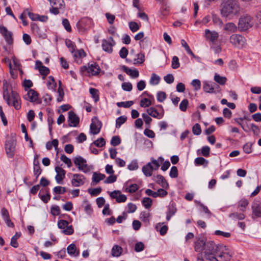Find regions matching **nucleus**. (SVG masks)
I'll list each match as a JSON object with an SVG mask.
<instances>
[{
	"instance_id": "obj_13",
	"label": "nucleus",
	"mask_w": 261,
	"mask_h": 261,
	"mask_svg": "<svg viewBox=\"0 0 261 261\" xmlns=\"http://www.w3.org/2000/svg\"><path fill=\"white\" fill-rule=\"evenodd\" d=\"M206 239L202 236H199L196 238V240L194 243V250L196 252L202 253L204 250L206 242Z\"/></svg>"
},
{
	"instance_id": "obj_4",
	"label": "nucleus",
	"mask_w": 261,
	"mask_h": 261,
	"mask_svg": "<svg viewBox=\"0 0 261 261\" xmlns=\"http://www.w3.org/2000/svg\"><path fill=\"white\" fill-rule=\"evenodd\" d=\"M253 25V18L250 15H245L241 16L238 23V29L242 32L251 28Z\"/></svg>"
},
{
	"instance_id": "obj_25",
	"label": "nucleus",
	"mask_w": 261,
	"mask_h": 261,
	"mask_svg": "<svg viewBox=\"0 0 261 261\" xmlns=\"http://www.w3.org/2000/svg\"><path fill=\"white\" fill-rule=\"evenodd\" d=\"M55 171L57 173L55 179L58 184H61L62 180L65 177L66 171L63 168L59 166L55 167Z\"/></svg>"
},
{
	"instance_id": "obj_61",
	"label": "nucleus",
	"mask_w": 261,
	"mask_h": 261,
	"mask_svg": "<svg viewBox=\"0 0 261 261\" xmlns=\"http://www.w3.org/2000/svg\"><path fill=\"white\" fill-rule=\"evenodd\" d=\"M188 103L189 102L187 99L182 100L179 105L180 110L182 112H185L187 110Z\"/></svg>"
},
{
	"instance_id": "obj_37",
	"label": "nucleus",
	"mask_w": 261,
	"mask_h": 261,
	"mask_svg": "<svg viewBox=\"0 0 261 261\" xmlns=\"http://www.w3.org/2000/svg\"><path fill=\"white\" fill-rule=\"evenodd\" d=\"M137 58L134 59V64H141L145 61L144 55L142 53L138 54L136 56Z\"/></svg>"
},
{
	"instance_id": "obj_44",
	"label": "nucleus",
	"mask_w": 261,
	"mask_h": 261,
	"mask_svg": "<svg viewBox=\"0 0 261 261\" xmlns=\"http://www.w3.org/2000/svg\"><path fill=\"white\" fill-rule=\"evenodd\" d=\"M229 217L234 220H243L245 218V215L242 213H234L229 215Z\"/></svg>"
},
{
	"instance_id": "obj_54",
	"label": "nucleus",
	"mask_w": 261,
	"mask_h": 261,
	"mask_svg": "<svg viewBox=\"0 0 261 261\" xmlns=\"http://www.w3.org/2000/svg\"><path fill=\"white\" fill-rule=\"evenodd\" d=\"M121 143V139L118 136H113L111 140V144L114 146L119 145Z\"/></svg>"
},
{
	"instance_id": "obj_6",
	"label": "nucleus",
	"mask_w": 261,
	"mask_h": 261,
	"mask_svg": "<svg viewBox=\"0 0 261 261\" xmlns=\"http://www.w3.org/2000/svg\"><path fill=\"white\" fill-rule=\"evenodd\" d=\"M50 5L51 8L49 9V12L54 15L59 14L61 11H63L65 9L63 0H51L50 2Z\"/></svg>"
},
{
	"instance_id": "obj_11",
	"label": "nucleus",
	"mask_w": 261,
	"mask_h": 261,
	"mask_svg": "<svg viewBox=\"0 0 261 261\" xmlns=\"http://www.w3.org/2000/svg\"><path fill=\"white\" fill-rule=\"evenodd\" d=\"M92 25V20L88 17H84L79 20L76 23L78 30L83 32L90 28Z\"/></svg>"
},
{
	"instance_id": "obj_30",
	"label": "nucleus",
	"mask_w": 261,
	"mask_h": 261,
	"mask_svg": "<svg viewBox=\"0 0 261 261\" xmlns=\"http://www.w3.org/2000/svg\"><path fill=\"white\" fill-rule=\"evenodd\" d=\"M67 253L73 256H77L80 254V251L77 249L75 244H71L69 245L67 248Z\"/></svg>"
},
{
	"instance_id": "obj_29",
	"label": "nucleus",
	"mask_w": 261,
	"mask_h": 261,
	"mask_svg": "<svg viewBox=\"0 0 261 261\" xmlns=\"http://www.w3.org/2000/svg\"><path fill=\"white\" fill-rule=\"evenodd\" d=\"M153 179L156 183L160 185L162 187L166 188L168 187V184L164 176L161 175H158L153 177Z\"/></svg>"
},
{
	"instance_id": "obj_10",
	"label": "nucleus",
	"mask_w": 261,
	"mask_h": 261,
	"mask_svg": "<svg viewBox=\"0 0 261 261\" xmlns=\"http://www.w3.org/2000/svg\"><path fill=\"white\" fill-rule=\"evenodd\" d=\"M80 70L82 73L86 71L92 75H96L99 74L100 69L97 64L94 63L91 64H88L87 66L81 67Z\"/></svg>"
},
{
	"instance_id": "obj_56",
	"label": "nucleus",
	"mask_w": 261,
	"mask_h": 261,
	"mask_svg": "<svg viewBox=\"0 0 261 261\" xmlns=\"http://www.w3.org/2000/svg\"><path fill=\"white\" fill-rule=\"evenodd\" d=\"M62 24L64 26L65 29L68 32H71V28L70 24V23L68 21V20L66 18H64L62 20Z\"/></svg>"
},
{
	"instance_id": "obj_15",
	"label": "nucleus",
	"mask_w": 261,
	"mask_h": 261,
	"mask_svg": "<svg viewBox=\"0 0 261 261\" xmlns=\"http://www.w3.org/2000/svg\"><path fill=\"white\" fill-rule=\"evenodd\" d=\"M251 209L252 211L251 217L253 219L261 217V203L259 201H253Z\"/></svg>"
},
{
	"instance_id": "obj_64",
	"label": "nucleus",
	"mask_w": 261,
	"mask_h": 261,
	"mask_svg": "<svg viewBox=\"0 0 261 261\" xmlns=\"http://www.w3.org/2000/svg\"><path fill=\"white\" fill-rule=\"evenodd\" d=\"M170 176L171 178H176L178 176V170L176 167H171L170 171Z\"/></svg>"
},
{
	"instance_id": "obj_2",
	"label": "nucleus",
	"mask_w": 261,
	"mask_h": 261,
	"mask_svg": "<svg viewBox=\"0 0 261 261\" xmlns=\"http://www.w3.org/2000/svg\"><path fill=\"white\" fill-rule=\"evenodd\" d=\"M9 89H12L11 85L6 80L3 81V97L9 106H13L15 109L19 110L21 108L20 97L19 94L15 91H11V96L13 99L11 101Z\"/></svg>"
},
{
	"instance_id": "obj_18",
	"label": "nucleus",
	"mask_w": 261,
	"mask_h": 261,
	"mask_svg": "<svg viewBox=\"0 0 261 261\" xmlns=\"http://www.w3.org/2000/svg\"><path fill=\"white\" fill-rule=\"evenodd\" d=\"M86 178L80 174H74L71 181L73 187H79L85 184Z\"/></svg>"
},
{
	"instance_id": "obj_52",
	"label": "nucleus",
	"mask_w": 261,
	"mask_h": 261,
	"mask_svg": "<svg viewBox=\"0 0 261 261\" xmlns=\"http://www.w3.org/2000/svg\"><path fill=\"white\" fill-rule=\"evenodd\" d=\"M191 85L194 88V90L198 91L201 88V82L197 79L193 80L191 82Z\"/></svg>"
},
{
	"instance_id": "obj_48",
	"label": "nucleus",
	"mask_w": 261,
	"mask_h": 261,
	"mask_svg": "<svg viewBox=\"0 0 261 261\" xmlns=\"http://www.w3.org/2000/svg\"><path fill=\"white\" fill-rule=\"evenodd\" d=\"M172 68L173 69H177L180 66V63L179 62V59L177 57L174 56L172 59Z\"/></svg>"
},
{
	"instance_id": "obj_59",
	"label": "nucleus",
	"mask_w": 261,
	"mask_h": 261,
	"mask_svg": "<svg viewBox=\"0 0 261 261\" xmlns=\"http://www.w3.org/2000/svg\"><path fill=\"white\" fill-rule=\"evenodd\" d=\"M54 192L56 194H64L66 192V188L61 186H57L54 188Z\"/></svg>"
},
{
	"instance_id": "obj_41",
	"label": "nucleus",
	"mask_w": 261,
	"mask_h": 261,
	"mask_svg": "<svg viewBox=\"0 0 261 261\" xmlns=\"http://www.w3.org/2000/svg\"><path fill=\"white\" fill-rule=\"evenodd\" d=\"M208 163V161L202 157H198L195 160V163L197 165H204L206 166Z\"/></svg>"
},
{
	"instance_id": "obj_7",
	"label": "nucleus",
	"mask_w": 261,
	"mask_h": 261,
	"mask_svg": "<svg viewBox=\"0 0 261 261\" xmlns=\"http://www.w3.org/2000/svg\"><path fill=\"white\" fill-rule=\"evenodd\" d=\"M16 144V141L14 137L11 136L7 138L5 148L7 154L10 158H12L14 155Z\"/></svg>"
},
{
	"instance_id": "obj_58",
	"label": "nucleus",
	"mask_w": 261,
	"mask_h": 261,
	"mask_svg": "<svg viewBox=\"0 0 261 261\" xmlns=\"http://www.w3.org/2000/svg\"><path fill=\"white\" fill-rule=\"evenodd\" d=\"M192 132L194 135H199L201 133L200 125L198 123L195 124L192 127Z\"/></svg>"
},
{
	"instance_id": "obj_23",
	"label": "nucleus",
	"mask_w": 261,
	"mask_h": 261,
	"mask_svg": "<svg viewBox=\"0 0 261 261\" xmlns=\"http://www.w3.org/2000/svg\"><path fill=\"white\" fill-rule=\"evenodd\" d=\"M96 121L92 119V122L90 125V132L93 135L98 134L101 127V122L95 118Z\"/></svg>"
},
{
	"instance_id": "obj_1",
	"label": "nucleus",
	"mask_w": 261,
	"mask_h": 261,
	"mask_svg": "<svg viewBox=\"0 0 261 261\" xmlns=\"http://www.w3.org/2000/svg\"><path fill=\"white\" fill-rule=\"evenodd\" d=\"M204 254L205 258L210 261H229L231 257V253L227 247L217 245L212 241L206 242Z\"/></svg>"
},
{
	"instance_id": "obj_33",
	"label": "nucleus",
	"mask_w": 261,
	"mask_h": 261,
	"mask_svg": "<svg viewBox=\"0 0 261 261\" xmlns=\"http://www.w3.org/2000/svg\"><path fill=\"white\" fill-rule=\"evenodd\" d=\"M203 89L204 92L206 93H212L214 92V88L213 87V84L205 81L203 82Z\"/></svg>"
},
{
	"instance_id": "obj_34",
	"label": "nucleus",
	"mask_w": 261,
	"mask_h": 261,
	"mask_svg": "<svg viewBox=\"0 0 261 261\" xmlns=\"http://www.w3.org/2000/svg\"><path fill=\"white\" fill-rule=\"evenodd\" d=\"M176 211V208L173 204L169 206L166 216V219L167 221L170 220L171 217L175 215Z\"/></svg>"
},
{
	"instance_id": "obj_9",
	"label": "nucleus",
	"mask_w": 261,
	"mask_h": 261,
	"mask_svg": "<svg viewBox=\"0 0 261 261\" xmlns=\"http://www.w3.org/2000/svg\"><path fill=\"white\" fill-rule=\"evenodd\" d=\"M74 163L80 170L84 173L89 172L91 170V168L87 164V161L81 156L74 159Z\"/></svg>"
},
{
	"instance_id": "obj_43",
	"label": "nucleus",
	"mask_w": 261,
	"mask_h": 261,
	"mask_svg": "<svg viewBox=\"0 0 261 261\" xmlns=\"http://www.w3.org/2000/svg\"><path fill=\"white\" fill-rule=\"evenodd\" d=\"M195 202L198 204L201 207V208L202 209L203 211L208 214V218H210L211 216V215H212V213L210 211V210L208 209V208L205 206L204 205H203L202 203H201L200 202L197 201V200H195Z\"/></svg>"
},
{
	"instance_id": "obj_45",
	"label": "nucleus",
	"mask_w": 261,
	"mask_h": 261,
	"mask_svg": "<svg viewBox=\"0 0 261 261\" xmlns=\"http://www.w3.org/2000/svg\"><path fill=\"white\" fill-rule=\"evenodd\" d=\"M160 77L155 73H152L150 80V84L157 85L159 84Z\"/></svg>"
},
{
	"instance_id": "obj_62",
	"label": "nucleus",
	"mask_w": 261,
	"mask_h": 261,
	"mask_svg": "<svg viewBox=\"0 0 261 261\" xmlns=\"http://www.w3.org/2000/svg\"><path fill=\"white\" fill-rule=\"evenodd\" d=\"M151 105L150 100L147 98H144L140 101V106L141 107H148Z\"/></svg>"
},
{
	"instance_id": "obj_27",
	"label": "nucleus",
	"mask_w": 261,
	"mask_h": 261,
	"mask_svg": "<svg viewBox=\"0 0 261 261\" xmlns=\"http://www.w3.org/2000/svg\"><path fill=\"white\" fill-rule=\"evenodd\" d=\"M121 69L132 78H137L139 75V71L136 69L132 70L124 65L122 66Z\"/></svg>"
},
{
	"instance_id": "obj_26",
	"label": "nucleus",
	"mask_w": 261,
	"mask_h": 261,
	"mask_svg": "<svg viewBox=\"0 0 261 261\" xmlns=\"http://www.w3.org/2000/svg\"><path fill=\"white\" fill-rule=\"evenodd\" d=\"M1 214L3 219L5 220L7 226L10 227H13L14 225L10 220L8 210L5 207L2 208L1 210Z\"/></svg>"
},
{
	"instance_id": "obj_57",
	"label": "nucleus",
	"mask_w": 261,
	"mask_h": 261,
	"mask_svg": "<svg viewBox=\"0 0 261 261\" xmlns=\"http://www.w3.org/2000/svg\"><path fill=\"white\" fill-rule=\"evenodd\" d=\"M129 27L133 32H137L140 28L138 24L134 21H131L129 23Z\"/></svg>"
},
{
	"instance_id": "obj_55",
	"label": "nucleus",
	"mask_w": 261,
	"mask_h": 261,
	"mask_svg": "<svg viewBox=\"0 0 261 261\" xmlns=\"http://www.w3.org/2000/svg\"><path fill=\"white\" fill-rule=\"evenodd\" d=\"M50 213L54 216L59 215L60 214V207L58 205L52 206L50 210Z\"/></svg>"
},
{
	"instance_id": "obj_17",
	"label": "nucleus",
	"mask_w": 261,
	"mask_h": 261,
	"mask_svg": "<svg viewBox=\"0 0 261 261\" xmlns=\"http://www.w3.org/2000/svg\"><path fill=\"white\" fill-rule=\"evenodd\" d=\"M0 33L4 37L8 44L10 45L13 43V40L12 38V33L11 32L9 31L5 27L1 25Z\"/></svg>"
},
{
	"instance_id": "obj_36",
	"label": "nucleus",
	"mask_w": 261,
	"mask_h": 261,
	"mask_svg": "<svg viewBox=\"0 0 261 261\" xmlns=\"http://www.w3.org/2000/svg\"><path fill=\"white\" fill-rule=\"evenodd\" d=\"M21 236L20 232H16L15 234L11 238L10 245L14 247L17 248L18 247V244L17 243V239Z\"/></svg>"
},
{
	"instance_id": "obj_35",
	"label": "nucleus",
	"mask_w": 261,
	"mask_h": 261,
	"mask_svg": "<svg viewBox=\"0 0 261 261\" xmlns=\"http://www.w3.org/2000/svg\"><path fill=\"white\" fill-rule=\"evenodd\" d=\"M105 177L106 176L103 174L94 172L92 176V181L98 183L100 180H103Z\"/></svg>"
},
{
	"instance_id": "obj_8",
	"label": "nucleus",
	"mask_w": 261,
	"mask_h": 261,
	"mask_svg": "<svg viewBox=\"0 0 261 261\" xmlns=\"http://www.w3.org/2000/svg\"><path fill=\"white\" fill-rule=\"evenodd\" d=\"M229 41L235 47L241 48L245 44L246 40L243 36L234 34L230 36Z\"/></svg>"
},
{
	"instance_id": "obj_28",
	"label": "nucleus",
	"mask_w": 261,
	"mask_h": 261,
	"mask_svg": "<svg viewBox=\"0 0 261 261\" xmlns=\"http://www.w3.org/2000/svg\"><path fill=\"white\" fill-rule=\"evenodd\" d=\"M170 10V6L169 2H165L162 4V6L160 9V13L162 17H165L167 16Z\"/></svg>"
},
{
	"instance_id": "obj_24",
	"label": "nucleus",
	"mask_w": 261,
	"mask_h": 261,
	"mask_svg": "<svg viewBox=\"0 0 261 261\" xmlns=\"http://www.w3.org/2000/svg\"><path fill=\"white\" fill-rule=\"evenodd\" d=\"M72 54L74 61L79 64H81L82 63V59L86 56V54L83 49L76 50L74 49L73 53Z\"/></svg>"
},
{
	"instance_id": "obj_51",
	"label": "nucleus",
	"mask_w": 261,
	"mask_h": 261,
	"mask_svg": "<svg viewBox=\"0 0 261 261\" xmlns=\"http://www.w3.org/2000/svg\"><path fill=\"white\" fill-rule=\"evenodd\" d=\"M92 144L98 147H101L105 145L106 141L103 138H100L99 139L95 140Z\"/></svg>"
},
{
	"instance_id": "obj_38",
	"label": "nucleus",
	"mask_w": 261,
	"mask_h": 261,
	"mask_svg": "<svg viewBox=\"0 0 261 261\" xmlns=\"http://www.w3.org/2000/svg\"><path fill=\"white\" fill-rule=\"evenodd\" d=\"M89 92L92 97L94 99V101L97 102L99 99L98 90L96 89L91 88L89 90Z\"/></svg>"
},
{
	"instance_id": "obj_20",
	"label": "nucleus",
	"mask_w": 261,
	"mask_h": 261,
	"mask_svg": "<svg viewBox=\"0 0 261 261\" xmlns=\"http://www.w3.org/2000/svg\"><path fill=\"white\" fill-rule=\"evenodd\" d=\"M68 119L69 126L76 127L79 124V117L72 111L68 112Z\"/></svg>"
},
{
	"instance_id": "obj_3",
	"label": "nucleus",
	"mask_w": 261,
	"mask_h": 261,
	"mask_svg": "<svg viewBox=\"0 0 261 261\" xmlns=\"http://www.w3.org/2000/svg\"><path fill=\"white\" fill-rule=\"evenodd\" d=\"M240 8L234 0H227L221 4V13L223 17H228L238 14Z\"/></svg>"
},
{
	"instance_id": "obj_53",
	"label": "nucleus",
	"mask_w": 261,
	"mask_h": 261,
	"mask_svg": "<svg viewBox=\"0 0 261 261\" xmlns=\"http://www.w3.org/2000/svg\"><path fill=\"white\" fill-rule=\"evenodd\" d=\"M101 188L100 187L94 189H89L88 192L92 196H96L98 195L101 192Z\"/></svg>"
},
{
	"instance_id": "obj_50",
	"label": "nucleus",
	"mask_w": 261,
	"mask_h": 261,
	"mask_svg": "<svg viewBox=\"0 0 261 261\" xmlns=\"http://www.w3.org/2000/svg\"><path fill=\"white\" fill-rule=\"evenodd\" d=\"M252 123H250L247 121H244L243 123L241 124V126L243 129L246 132H249L251 130V126Z\"/></svg>"
},
{
	"instance_id": "obj_21",
	"label": "nucleus",
	"mask_w": 261,
	"mask_h": 261,
	"mask_svg": "<svg viewBox=\"0 0 261 261\" xmlns=\"http://www.w3.org/2000/svg\"><path fill=\"white\" fill-rule=\"evenodd\" d=\"M158 107L163 109L162 105H159ZM147 112L148 115L149 116L158 119H161L164 116V114L163 109H162V112L161 113H159L158 112L157 110L153 107H151L147 109Z\"/></svg>"
},
{
	"instance_id": "obj_40",
	"label": "nucleus",
	"mask_w": 261,
	"mask_h": 261,
	"mask_svg": "<svg viewBox=\"0 0 261 261\" xmlns=\"http://www.w3.org/2000/svg\"><path fill=\"white\" fill-rule=\"evenodd\" d=\"M127 119V117L125 116H121L118 117L116 121V127L119 128L121 125L124 123Z\"/></svg>"
},
{
	"instance_id": "obj_31",
	"label": "nucleus",
	"mask_w": 261,
	"mask_h": 261,
	"mask_svg": "<svg viewBox=\"0 0 261 261\" xmlns=\"http://www.w3.org/2000/svg\"><path fill=\"white\" fill-rule=\"evenodd\" d=\"M122 250L123 249L120 246L115 245L112 249V255L114 257H119L122 254Z\"/></svg>"
},
{
	"instance_id": "obj_19",
	"label": "nucleus",
	"mask_w": 261,
	"mask_h": 261,
	"mask_svg": "<svg viewBox=\"0 0 261 261\" xmlns=\"http://www.w3.org/2000/svg\"><path fill=\"white\" fill-rule=\"evenodd\" d=\"M108 193L110 197L113 199H115L118 203L124 202L127 199L126 196L124 194H121V192L119 190H115Z\"/></svg>"
},
{
	"instance_id": "obj_12",
	"label": "nucleus",
	"mask_w": 261,
	"mask_h": 261,
	"mask_svg": "<svg viewBox=\"0 0 261 261\" xmlns=\"http://www.w3.org/2000/svg\"><path fill=\"white\" fill-rule=\"evenodd\" d=\"M58 226L62 229V232L66 235H71L73 233L74 230L72 225H69V223L66 220H59Z\"/></svg>"
},
{
	"instance_id": "obj_60",
	"label": "nucleus",
	"mask_w": 261,
	"mask_h": 261,
	"mask_svg": "<svg viewBox=\"0 0 261 261\" xmlns=\"http://www.w3.org/2000/svg\"><path fill=\"white\" fill-rule=\"evenodd\" d=\"M61 160L63 161L64 163L67 164L68 167H71L72 165L71 160L67 158L65 155L62 154L61 156Z\"/></svg>"
},
{
	"instance_id": "obj_42",
	"label": "nucleus",
	"mask_w": 261,
	"mask_h": 261,
	"mask_svg": "<svg viewBox=\"0 0 261 261\" xmlns=\"http://www.w3.org/2000/svg\"><path fill=\"white\" fill-rule=\"evenodd\" d=\"M142 204L146 208H149L152 204V200L149 197L144 198L142 200Z\"/></svg>"
},
{
	"instance_id": "obj_39",
	"label": "nucleus",
	"mask_w": 261,
	"mask_h": 261,
	"mask_svg": "<svg viewBox=\"0 0 261 261\" xmlns=\"http://www.w3.org/2000/svg\"><path fill=\"white\" fill-rule=\"evenodd\" d=\"M224 30L231 32H235L237 31V28L234 23L229 22L225 24Z\"/></svg>"
},
{
	"instance_id": "obj_22",
	"label": "nucleus",
	"mask_w": 261,
	"mask_h": 261,
	"mask_svg": "<svg viewBox=\"0 0 261 261\" xmlns=\"http://www.w3.org/2000/svg\"><path fill=\"white\" fill-rule=\"evenodd\" d=\"M204 36L206 40L215 42L216 41L219 37V34L218 32L215 31H210L208 29L205 30Z\"/></svg>"
},
{
	"instance_id": "obj_5",
	"label": "nucleus",
	"mask_w": 261,
	"mask_h": 261,
	"mask_svg": "<svg viewBox=\"0 0 261 261\" xmlns=\"http://www.w3.org/2000/svg\"><path fill=\"white\" fill-rule=\"evenodd\" d=\"M160 166V164L158 161L151 159V162L147 163L142 167V172L146 176H150L152 174L153 170H156Z\"/></svg>"
},
{
	"instance_id": "obj_46",
	"label": "nucleus",
	"mask_w": 261,
	"mask_h": 261,
	"mask_svg": "<svg viewBox=\"0 0 261 261\" xmlns=\"http://www.w3.org/2000/svg\"><path fill=\"white\" fill-rule=\"evenodd\" d=\"M212 19L213 22L215 25H218L219 27H221L222 25L223 22L217 15L215 14L213 15Z\"/></svg>"
},
{
	"instance_id": "obj_32",
	"label": "nucleus",
	"mask_w": 261,
	"mask_h": 261,
	"mask_svg": "<svg viewBox=\"0 0 261 261\" xmlns=\"http://www.w3.org/2000/svg\"><path fill=\"white\" fill-rule=\"evenodd\" d=\"M214 80L220 85H224L227 81V78L226 77L220 76L217 73L215 74Z\"/></svg>"
},
{
	"instance_id": "obj_63",
	"label": "nucleus",
	"mask_w": 261,
	"mask_h": 261,
	"mask_svg": "<svg viewBox=\"0 0 261 261\" xmlns=\"http://www.w3.org/2000/svg\"><path fill=\"white\" fill-rule=\"evenodd\" d=\"M122 88L124 91H130L133 89V86L129 82H124L122 84Z\"/></svg>"
},
{
	"instance_id": "obj_16",
	"label": "nucleus",
	"mask_w": 261,
	"mask_h": 261,
	"mask_svg": "<svg viewBox=\"0 0 261 261\" xmlns=\"http://www.w3.org/2000/svg\"><path fill=\"white\" fill-rule=\"evenodd\" d=\"M23 98L31 102L36 101L37 103H41V101L38 98V93L33 89L28 90V93L23 96Z\"/></svg>"
},
{
	"instance_id": "obj_49",
	"label": "nucleus",
	"mask_w": 261,
	"mask_h": 261,
	"mask_svg": "<svg viewBox=\"0 0 261 261\" xmlns=\"http://www.w3.org/2000/svg\"><path fill=\"white\" fill-rule=\"evenodd\" d=\"M39 72L43 75L42 79H45V76L49 74V69L48 67L44 66H41V68L39 70Z\"/></svg>"
},
{
	"instance_id": "obj_14",
	"label": "nucleus",
	"mask_w": 261,
	"mask_h": 261,
	"mask_svg": "<svg viewBox=\"0 0 261 261\" xmlns=\"http://www.w3.org/2000/svg\"><path fill=\"white\" fill-rule=\"evenodd\" d=\"M115 45V42L112 37H109L108 39L102 40L101 46L102 49L109 54L113 52V47Z\"/></svg>"
},
{
	"instance_id": "obj_47",
	"label": "nucleus",
	"mask_w": 261,
	"mask_h": 261,
	"mask_svg": "<svg viewBox=\"0 0 261 261\" xmlns=\"http://www.w3.org/2000/svg\"><path fill=\"white\" fill-rule=\"evenodd\" d=\"M133 104V101H127L124 102H118L117 103V106L118 107L129 108Z\"/></svg>"
}]
</instances>
